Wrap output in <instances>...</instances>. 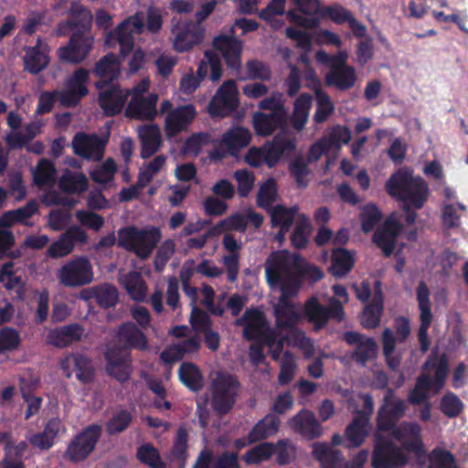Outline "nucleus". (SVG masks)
<instances>
[{"label":"nucleus","instance_id":"nucleus-1","mask_svg":"<svg viewBox=\"0 0 468 468\" xmlns=\"http://www.w3.org/2000/svg\"><path fill=\"white\" fill-rule=\"evenodd\" d=\"M265 273L270 285H284L285 294H297L303 280L315 282L324 277L319 267L286 251L271 253L266 261Z\"/></svg>","mask_w":468,"mask_h":468},{"label":"nucleus","instance_id":"nucleus-2","mask_svg":"<svg viewBox=\"0 0 468 468\" xmlns=\"http://www.w3.org/2000/svg\"><path fill=\"white\" fill-rule=\"evenodd\" d=\"M385 186L389 196L417 209L422 208L428 200V184L422 177L413 176L409 169H398L387 180Z\"/></svg>","mask_w":468,"mask_h":468},{"label":"nucleus","instance_id":"nucleus-3","mask_svg":"<svg viewBox=\"0 0 468 468\" xmlns=\"http://www.w3.org/2000/svg\"><path fill=\"white\" fill-rule=\"evenodd\" d=\"M424 369H434L433 378L428 373H421L416 379L414 388L410 391L408 401L412 405H420L430 399L429 391L440 392L445 385L449 374V359L445 353L436 357L431 356L423 365Z\"/></svg>","mask_w":468,"mask_h":468},{"label":"nucleus","instance_id":"nucleus-4","mask_svg":"<svg viewBox=\"0 0 468 468\" xmlns=\"http://www.w3.org/2000/svg\"><path fill=\"white\" fill-rule=\"evenodd\" d=\"M296 150L294 139L286 135H275L271 142L263 145L250 147L244 156V161L251 167L258 168L266 165L269 168L276 166L282 157H292Z\"/></svg>","mask_w":468,"mask_h":468},{"label":"nucleus","instance_id":"nucleus-5","mask_svg":"<svg viewBox=\"0 0 468 468\" xmlns=\"http://www.w3.org/2000/svg\"><path fill=\"white\" fill-rule=\"evenodd\" d=\"M161 238V231L156 227L139 229L132 225L118 230L117 245L134 253L141 260H146L152 255Z\"/></svg>","mask_w":468,"mask_h":468},{"label":"nucleus","instance_id":"nucleus-6","mask_svg":"<svg viewBox=\"0 0 468 468\" xmlns=\"http://www.w3.org/2000/svg\"><path fill=\"white\" fill-rule=\"evenodd\" d=\"M240 384L238 378L228 372H218L210 386L211 407L222 416L233 409L237 401Z\"/></svg>","mask_w":468,"mask_h":468},{"label":"nucleus","instance_id":"nucleus-7","mask_svg":"<svg viewBox=\"0 0 468 468\" xmlns=\"http://www.w3.org/2000/svg\"><path fill=\"white\" fill-rule=\"evenodd\" d=\"M409 462L410 457L401 445L383 436L376 437L371 453L372 468H404Z\"/></svg>","mask_w":468,"mask_h":468},{"label":"nucleus","instance_id":"nucleus-8","mask_svg":"<svg viewBox=\"0 0 468 468\" xmlns=\"http://www.w3.org/2000/svg\"><path fill=\"white\" fill-rule=\"evenodd\" d=\"M303 313L315 330L323 329L333 319L341 323L346 318L345 309L335 300H329L325 306L320 303L317 297L309 298L303 306Z\"/></svg>","mask_w":468,"mask_h":468},{"label":"nucleus","instance_id":"nucleus-9","mask_svg":"<svg viewBox=\"0 0 468 468\" xmlns=\"http://www.w3.org/2000/svg\"><path fill=\"white\" fill-rule=\"evenodd\" d=\"M407 410V403L404 399L397 398L395 391L388 388L382 399V403L377 412V428L380 431H393Z\"/></svg>","mask_w":468,"mask_h":468},{"label":"nucleus","instance_id":"nucleus-10","mask_svg":"<svg viewBox=\"0 0 468 468\" xmlns=\"http://www.w3.org/2000/svg\"><path fill=\"white\" fill-rule=\"evenodd\" d=\"M239 105V90L234 80H225L209 101L207 111L212 118H225Z\"/></svg>","mask_w":468,"mask_h":468},{"label":"nucleus","instance_id":"nucleus-11","mask_svg":"<svg viewBox=\"0 0 468 468\" xmlns=\"http://www.w3.org/2000/svg\"><path fill=\"white\" fill-rule=\"evenodd\" d=\"M171 33L174 36L173 47L177 52H186L200 44L204 38V31L200 25L193 20H182L173 17Z\"/></svg>","mask_w":468,"mask_h":468},{"label":"nucleus","instance_id":"nucleus-12","mask_svg":"<svg viewBox=\"0 0 468 468\" xmlns=\"http://www.w3.org/2000/svg\"><path fill=\"white\" fill-rule=\"evenodd\" d=\"M431 291L424 281H420L416 288V299L420 310V326L417 333L420 350L426 353L431 346L429 329L431 325L433 315L431 312Z\"/></svg>","mask_w":468,"mask_h":468},{"label":"nucleus","instance_id":"nucleus-13","mask_svg":"<svg viewBox=\"0 0 468 468\" xmlns=\"http://www.w3.org/2000/svg\"><path fill=\"white\" fill-rule=\"evenodd\" d=\"M236 324L243 326V336L247 340L273 341L274 329L269 326L264 313L258 308L247 309Z\"/></svg>","mask_w":468,"mask_h":468},{"label":"nucleus","instance_id":"nucleus-14","mask_svg":"<svg viewBox=\"0 0 468 468\" xmlns=\"http://www.w3.org/2000/svg\"><path fill=\"white\" fill-rule=\"evenodd\" d=\"M144 19L142 13H135L121 22L109 37L115 39L120 47V56L126 57L134 48V36L143 32Z\"/></svg>","mask_w":468,"mask_h":468},{"label":"nucleus","instance_id":"nucleus-15","mask_svg":"<svg viewBox=\"0 0 468 468\" xmlns=\"http://www.w3.org/2000/svg\"><path fill=\"white\" fill-rule=\"evenodd\" d=\"M101 427L90 424L80 432L69 443L66 454L74 463L82 462L93 452L101 438Z\"/></svg>","mask_w":468,"mask_h":468},{"label":"nucleus","instance_id":"nucleus-16","mask_svg":"<svg viewBox=\"0 0 468 468\" xmlns=\"http://www.w3.org/2000/svg\"><path fill=\"white\" fill-rule=\"evenodd\" d=\"M105 371L120 383L127 382L133 373V359L130 352L123 348L112 346L104 353Z\"/></svg>","mask_w":468,"mask_h":468},{"label":"nucleus","instance_id":"nucleus-17","mask_svg":"<svg viewBox=\"0 0 468 468\" xmlns=\"http://www.w3.org/2000/svg\"><path fill=\"white\" fill-rule=\"evenodd\" d=\"M94 38L90 33L74 30L69 43L60 48V61L80 64L90 53Z\"/></svg>","mask_w":468,"mask_h":468},{"label":"nucleus","instance_id":"nucleus-18","mask_svg":"<svg viewBox=\"0 0 468 468\" xmlns=\"http://www.w3.org/2000/svg\"><path fill=\"white\" fill-rule=\"evenodd\" d=\"M343 339L348 346H355L349 356L357 365L365 367L378 356V346L373 337L356 331H346Z\"/></svg>","mask_w":468,"mask_h":468},{"label":"nucleus","instance_id":"nucleus-19","mask_svg":"<svg viewBox=\"0 0 468 468\" xmlns=\"http://www.w3.org/2000/svg\"><path fill=\"white\" fill-rule=\"evenodd\" d=\"M92 280V266L85 256L73 259L60 268V282L66 286H83Z\"/></svg>","mask_w":468,"mask_h":468},{"label":"nucleus","instance_id":"nucleus-20","mask_svg":"<svg viewBox=\"0 0 468 468\" xmlns=\"http://www.w3.org/2000/svg\"><path fill=\"white\" fill-rule=\"evenodd\" d=\"M99 90L98 104L107 117H113L122 112L130 91L122 89L119 84H109Z\"/></svg>","mask_w":468,"mask_h":468},{"label":"nucleus","instance_id":"nucleus-21","mask_svg":"<svg viewBox=\"0 0 468 468\" xmlns=\"http://www.w3.org/2000/svg\"><path fill=\"white\" fill-rule=\"evenodd\" d=\"M196 107L192 104L177 106L170 111L165 120V133L167 138L172 139L180 133L187 131L197 117Z\"/></svg>","mask_w":468,"mask_h":468},{"label":"nucleus","instance_id":"nucleus-22","mask_svg":"<svg viewBox=\"0 0 468 468\" xmlns=\"http://www.w3.org/2000/svg\"><path fill=\"white\" fill-rule=\"evenodd\" d=\"M116 342L124 351L134 349L146 351L149 349V342L145 334L133 322L122 323L119 325L116 335Z\"/></svg>","mask_w":468,"mask_h":468},{"label":"nucleus","instance_id":"nucleus-23","mask_svg":"<svg viewBox=\"0 0 468 468\" xmlns=\"http://www.w3.org/2000/svg\"><path fill=\"white\" fill-rule=\"evenodd\" d=\"M79 298L89 303H95L102 309H109L117 304L119 292L113 284L104 282L82 289Z\"/></svg>","mask_w":468,"mask_h":468},{"label":"nucleus","instance_id":"nucleus-24","mask_svg":"<svg viewBox=\"0 0 468 468\" xmlns=\"http://www.w3.org/2000/svg\"><path fill=\"white\" fill-rule=\"evenodd\" d=\"M393 435L401 441V446L409 453L422 456L425 453V445L421 437V428L416 422H403L399 428L393 430Z\"/></svg>","mask_w":468,"mask_h":468},{"label":"nucleus","instance_id":"nucleus-25","mask_svg":"<svg viewBox=\"0 0 468 468\" xmlns=\"http://www.w3.org/2000/svg\"><path fill=\"white\" fill-rule=\"evenodd\" d=\"M213 47L221 53L229 69L239 71L241 69V53L243 49L241 40L232 36L219 35L214 38Z\"/></svg>","mask_w":468,"mask_h":468},{"label":"nucleus","instance_id":"nucleus-26","mask_svg":"<svg viewBox=\"0 0 468 468\" xmlns=\"http://www.w3.org/2000/svg\"><path fill=\"white\" fill-rule=\"evenodd\" d=\"M60 370L70 378L74 372L82 383H90L94 378V368L90 359L82 354H71L60 359Z\"/></svg>","mask_w":468,"mask_h":468},{"label":"nucleus","instance_id":"nucleus-27","mask_svg":"<svg viewBox=\"0 0 468 468\" xmlns=\"http://www.w3.org/2000/svg\"><path fill=\"white\" fill-rule=\"evenodd\" d=\"M74 153L88 160L100 161L102 159L106 141L98 135L77 133L72 141Z\"/></svg>","mask_w":468,"mask_h":468},{"label":"nucleus","instance_id":"nucleus-28","mask_svg":"<svg viewBox=\"0 0 468 468\" xmlns=\"http://www.w3.org/2000/svg\"><path fill=\"white\" fill-rule=\"evenodd\" d=\"M402 225L394 218H388L373 234L372 240L381 249L386 257H389L395 249Z\"/></svg>","mask_w":468,"mask_h":468},{"label":"nucleus","instance_id":"nucleus-29","mask_svg":"<svg viewBox=\"0 0 468 468\" xmlns=\"http://www.w3.org/2000/svg\"><path fill=\"white\" fill-rule=\"evenodd\" d=\"M271 286L279 287L282 292L278 300V303L274 307L277 327L280 329H290L294 327L298 324L300 316L295 306L289 299L295 294H285L283 284H274Z\"/></svg>","mask_w":468,"mask_h":468},{"label":"nucleus","instance_id":"nucleus-30","mask_svg":"<svg viewBox=\"0 0 468 468\" xmlns=\"http://www.w3.org/2000/svg\"><path fill=\"white\" fill-rule=\"evenodd\" d=\"M92 73L99 78L95 84L97 89L114 84L113 81L119 78L121 73L119 58L112 52L107 53L95 63Z\"/></svg>","mask_w":468,"mask_h":468},{"label":"nucleus","instance_id":"nucleus-31","mask_svg":"<svg viewBox=\"0 0 468 468\" xmlns=\"http://www.w3.org/2000/svg\"><path fill=\"white\" fill-rule=\"evenodd\" d=\"M157 100L158 96L155 93L146 97L134 96L126 107L125 115L132 119L153 121L157 115Z\"/></svg>","mask_w":468,"mask_h":468},{"label":"nucleus","instance_id":"nucleus-32","mask_svg":"<svg viewBox=\"0 0 468 468\" xmlns=\"http://www.w3.org/2000/svg\"><path fill=\"white\" fill-rule=\"evenodd\" d=\"M251 142V133L242 126H235L227 130L221 137V145L232 157H238L240 150Z\"/></svg>","mask_w":468,"mask_h":468},{"label":"nucleus","instance_id":"nucleus-33","mask_svg":"<svg viewBox=\"0 0 468 468\" xmlns=\"http://www.w3.org/2000/svg\"><path fill=\"white\" fill-rule=\"evenodd\" d=\"M287 115L281 113L255 112L253 115V127L257 134L271 135L274 131L282 129L286 124Z\"/></svg>","mask_w":468,"mask_h":468},{"label":"nucleus","instance_id":"nucleus-34","mask_svg":"<svg viewBox=\"0 0 468 468\" xmlns=\"http://www.w3.org/2000/svg\"><path fill=\"white\" fill-rule=\"evenodd\" d=\"M295 430L308 440L319 438L323 430L314 412L302 410L292 420Z\"/></svg>","mask_w":468,"mask_h":468},{"label":"nucleus","instance_id":"nucleus-35","mask_svg":"<svg viewBox=\"0 0 468 468\" xmlns=\"http://www.w3.org/2000/svg\"><path fill=\"white\" fill-rule=\"evenodd\" d=\"M324 80L328 86L347 90L355 85L356 75L352 66L330 67Z\"/></svg>","mask_w":468,"mask_h":468},{"label":"nucleus","instance_id":"nucleus-36","mask_svg":"<svg viewBox=\"0 0 468 468\" xmlns=\"http://www.w3.org/2000/svg\"><path fill=\"white\" fill-rule=\"evenodd\" d=\"M280 423L281 421L277 416L271 413L267 414L248 433L249 443H256L276 434L279 431Z\"/></svg>","mask_w":468,"mask_h":468},{"label":"nucleus","instance_id":"nucleus-37","mask_svg":"<svg viewBox=\"0 0 468 468\" xmlns=\"http://www.w3.org/2000/svg\"><path fill=\"white\" fill-rule=\"evenodd\" d=\"M313 455L321 463L323 468H342L343 453L340 450L333 449L326 443L314 442Z\"/></svg>","mask_w":468,"mask_h":468},{"label":"nucleus","instance_id":"nucleus-38","mask_svg":"<svg viewBox=\"0 0 468 468\" xmlns=\"http://www.w3.org/2000/svg\"><path fill=\"white\" fill-rule=\"evenodd\" d=\"M267 212L271 216V224L272 228L279 227L280 234L285 235L291 229L295 216L298 212V207L293 206L286 207L282 205L272 207Z\"/></svg>","mask_w":468,"mask_h":468},{"label":"nucleus","instance_id":"nucleus-39","mask_svg":"<svg viewBox=\"0 0 468 468\" xmlns=\"http://www.w3.org/2000/svg\"><path fill=\"white\" fill-rule=\"evenodd\" d=\"M139 136L141 138V157L148 159L154 154L161 146L160 129L155 124L146 125L140 129Z\"/></svg>","mask_w":468,"mask_h":468},{"label":"nucleus","instance_id":"nucleus-40","mask_svg":"<svg viewBox=\"0 0 468 468\" xmlns=\"http://www.w3.org/2000/svg\"><path fill=\"white\" fill-rule=\"evenodd\" d=\"M313 97L309 93L301 94L293 103L292 113L290 117L292 127L301 132L308 122Z\"/></svg>","mask_w":468,"mask_h":468},{"label":"nucleus","instance_id":"nucleus-41","mask_svg":"<svg viewBox=\"0 0 468 468\" xmlns=\"http://www.w3.org/2000/svg\"><path fill=\"white\" fill-rule=\"evenodd\" d=\"M355 260L353 254L344 248L335 249L332 251L330 273L336 277L346 276L354 267Z\"/></svg>","mask_w":468,"mask_h":468},{"label":"nucleus","instance_id":"nucleus-42","mask_svg":"<svg viewBox=\"0 0 468 468\" xmlns=\"http://www.w3.org/2000/svg\"><path fill=\"white\" fill-rule=\"evenodd\" d=\"M369 423L356 417L345 430V446L348 449L361 446L368 435Z\"/></svg>","mask_w":468,"mask_h":468},{"label":"nucleus","instance_id":"nucleus-43","mask_svg":"<svg viewBox=\"0 0 468 468\" xmlns=\"http://www.w3.org/2000/svg\"><path fill=\"white\" fill-rule=\"evenodd\" d=\"M180 381L191 391H200L204 387V378L200 369L191 362H184L178 369Z\"/></svg>","mask_w":468,"mask_h":468},{"label":"nucleus","instance_id":"nucleus-44","mask_svg":"<svg viewBox=\"0 0 468 468\" xmlns=\"http://www.w3.org/2000/svg\"><path fill=\"white\" fill-rule=\"evenodd\" d=\"M34 183L39 189L47 191L56 184V168L48 160L42 159L37 167L32 169Z\"/></svg>","mask_w":468,"mask_h":468},{"label":"nucleus","instance_id":"nucleus-45","mask_svg":"<svg viewBox=\"0 0 468 468\" xmlns=\"http://www.w3.org/2000/svg\"><path fill=\"white\" fill-rule=\"evenodd\" d=\"M121 283L133 300L136 302L145 300L147 286L140 272L129 271L123 276Z\"/></svg>","mask_w":468,"mask_h":468},{"label":"nucleus","instance_id":"nucleus-46","mask_svg":"<svg viewBox=\"0 0 468 468\" xmlns=\"http://www.w3.org/2000/svg\"><path fill=\"white\" fill-rule=\"evenodd\" d=\"M88 178L80 172L66 170L60 176V192L80 194L88 188Z\"/></svg>","mask_w":468,"mask_h":468},{"label":"nucleus","instance_id":"nucleus-47","mask_svg":"<svg viewBox=\"0 0 468 468\" xmlns=\"http://www.w3.org/2000/svg\"><path fill=\"white\" fill-rule=\"evenodd\" d=\"M133 420L132 412L127 409H118L112 411V416L105 423L106 432L116 435L125 431Z\"/></svg>","mask_w":468,"mask_h":468},{"label":"nucleus","instance_id":"nucleus-48","mask_svg":"<svg viewBox=\"0 0 468 468\" xmlns=\"http://www.w3.org/2000/svg\"><path fill=\"white\" fill-rule=\"evenodd\" d=\"M278 197L277 182L273 177H269L259 187L257 205L267 211L272 207Z\"/></svg>","mask_w":468,"mask_h":468},{"label":"nucleus","instance_id":"nucleus-49","mask_svg":"<svg viewBox=\"0 0 468 468\" xmlns=\"http://www.w3.org/2000/svg\"><path fill=\"white\" fill-rule=\"evenodd\" d=\"M48 58L42 45L30 48L27 50L25 56L26 69L31 73H37L47 67Z\"/></svg>","mask_w":468,"mask_h":468},{"label":"nucleus","instance_id":"nucleus-50","mask_svg":"<svg viewBox=\"0 0 468 468\" xmlns=\"http://www.w3.org/2000/svg\"><path fill=\"white\" fill-rule=\"evenodd\" d=\"M276 447L272 442H261L250 450L247 451L243 455V460L247 464H259L264 461H268L275 454Z\"/></svg>","mask_w":468,"mask_h":468},{"label":"nucleus","instance_id":"nucleus-51","mask_svg":"<svg viewBox=\"0 0 468 468\" xmlns=\"http://www.w3.org/2000/svg\"><path fill=\"white\" fill-rule=\"evenodd\" d=\"M92 22L91 12L85 6L74 4L71 6L70 25L75 30L90 33Z\"/></svg>","mask_w":468,"mask_h":468},{"label":"nucleus","instance_id":"nucleus-52","mask_svg":"<svg viewBox=\"0 0 468 468\" xmlns=\"http://www.w3.org/2000/svg\"><path fill=\"white\" fill-rule=\"evenodd\" d=\"M323 138H325V143L331 150H339L343 144L350 142L351 132L346 126L336 124L329 128Z\"/></svg>","mask_w":468,"mask_h":468},{"label":"nucleus","instance_id":"nucleus-53","mask_svg":"<svg viewBox=\"0 0 468 468\" xmlns=\"http://www.w3.org/2000/svg\"><path fill=\"white\" fill-rule=\"evenodd\" d=\"M248 228V220L245 216L240 213L232 214L218 222L214 228V233H221L224 231H238L244 233Z\"/></svg>","mask_w":468,"mask_h":468},{"label":"nucleus","instance_id":"nucleus-54","mask_svg":"<svg viewBox=\"0 0 468 468\" xmlns=\"http://www.w3.org/2000/svg\"><path fill=\"white\" fill-rule=\"evenodd\" d=\"M383 312L384 304L377 303V301H371L366 305L362 313L361 325L366 329L377 328L380 324Z\"/></svg>","mask_w":468,"mask_h":468},{"label":"nucleus","instance_id":"nucleus-55","mask_svg":"<svg viewBox=\"0 0 468 468\" xmlns=\"http://www.w3.org/2000/svg\"><path fill=\"white\" fill-rule=\"evenodd\" d=\"M136 457L140 463L151 468H166L158 450L151 443H144L137 448Z\"/></svg>","mask_w":468,"mask_h":468},{"label":"nucleus","instance_id":"nucleus-56","mask_svg":"<svg viewBox=\"0 0 468 468\" xmlns=\"http://www.w3.org/2000/svg\"><path fill=\"white\" fill-rule=\"evenodd\" d=\"M466 207L461 203L444 205L441 211V224L445 229H457L461 225V212Z\"/></svg>","mask_w":468,"mask_h":468},{"label":"nucleus","instance_id":"nucleus-57","mask_svg":"<svg viewBox=\"0 0 468 468\" xmlns=\"http://www.w3.org/2000/svg\"><path fill=\"white\" fill-rule=\"evenodd\" d=\"M316 109L313 116V121L316 124L324 123L327 121L330 115L334 112L335 107L325 91L315 94Z\"/></svg>","mask_w":468,"mask_h":468},{"label":"nucleus","instance_id":"nucleus-58","mask_svg":"<svg viewBox=\"0 0 468 468\" xmlns=\"http://www.w3.org/2000/svg\"><path fill=\"white\" fill-rule=\"evenodd\" d=\"M166 158L160 154L155 156L144 168H141L137 176L138 185L145 187L165 165Z\"/></svg>","mask_w":468,"mask_h":468},{"label":"nucleus","instance_id":"nucleus-59","mask_svg":"<svg viewBox=\"0 0 468 468\" xmlns=\"http://www.w3.org/2000/svg\"><path fill=\"white\" fill-rule=\"evenodd\" d=\"M463 401L452 391H447L440 403L441 411L451 419L458 417L463 412Z\"/></svg>","mask_w":468,"mask_h":468},{"label":"nucleus","instance_id":"nucleus-60","mask_svg":"<svg viewBox=\"0 0 468 468\" xmlns=\"http://www.w3.org/2000/svg\"><path fill=\"white\" fill-rule=\"evenodd\" d=\"M290 175L295 179L299 187L304 188L308 185L305 176L309 174L308 163L302 155L296 156L288 165Z\"/></svg>","mask_w":468,"mask_h":468},{"label":"nucleus","instance_id":"nucleus-61","mask_svg":"<svg viewBox=\"0 0 468 468\" xmlns=\"http://www.w3.org/2000/svg\"><path fill=\"white\" fill-rule=\"evenodd\" d=\"M382 218V213L375 204H367L363 208L360 219L361 229L365 233L372 231Z\"/></svg>","mask_w":468,"mask_h":468},{"label":"nucleus","instance_id":"nucleus-62","mask_svg":"<svg viewBox=\"0 0 468 468\" xmlns=\"http://www.w3.org/2000/svg\"><path fill=\"white\" fill-rule=\"evenodd\" d=\"M309 230V220L304 215H303L291 234L290 239L292 245L296 249L305 248L308 242Z\"/></svg>","mask_w":468,"mask_h":468},{"label":"nucleus","instance_id":"nucleus-63","mask_svg":"<svg viewBox=\"0 0 468 468\" xmlns=\"http://www.w3.org/2000/svg\"><path fill=\"white\" fill-rule=\"evenodd\" d=\"M188 431L185 427H179L176 431V439L172 447L174 459L185 462L187 457Z\"/></svg>","mask_w":468,"mask_h":468},{"label":"nucleus","instance_id":"nucleus-64","mask_svg":"<svg viewBox=\"0 0 468 468\" xmlns=\"http://www.w3.org/2000/svg\"><path fill=\"white\" fill-rule=\"evenodd\" d=\"M455 463L453 454L446 450L433 449L429 457V468H451Z\"/></svg>","mask_w":468,"mask_h":468}]
</instances>
